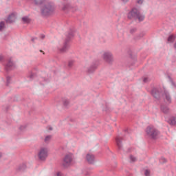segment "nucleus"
<instances>
[{"mask_svg":"<svg viewBox=\"0 0 176 176\" xmlns=\"http://www.w3.org/2000/svg\"><path fill=\"white\" fill-rule=\"evenodd\" d=\"M43 5L44 6L41 8L42 16H50V14H53V13H54V10H56V6L54 5V3L47 1Z\"/></svg>","mask_w":176,"mask_h":176,"instance_id":"nucleus-1","label":"nucleus"},{"mask_svg":"<svg viewBox=\"0 0 176 176\" xmlns=\"http://www.w3.org/2000/svg\"><path fill=\"white\" fill-rule=\"evenodd\" d=\"M72 38H74V31L70 30L66 35V38L63 44L57 47L59 53H65V52L69 49V45L68 43L69 41H71V39H72Z\"/></svg>","mask_w":176,"mask_h":176,"instance_id":"nucleus-2","label":"nucleus"},{"mask_svg":"<svg viewBox=\"0 0 176 176\" xmlns=\"http://www.w3.org/2000/svg\"><path fill=\"white\" fill-rule=\"evenodd\" d=\"M128 19L132 20H138L139 21H144V19H145V16L141 14L140 13V10L138 9L134 8H132L131 10L128 13Z\"/></svg>","mask_w":176,"mask_h":176,"instance_id":"nucleus-3","label":"nucleus"},{"mask_svg":"<svg viewBox=\"0 0 176 176\" xmlns=\"http://www.w3.org/2000/svg\"><path fill=\"white\" fill-rule=\"evenodd\" d=\"M146 133L152 140H156L159 137L160 132L153 126H148L146 129Z\"/></svg>","mask_w":176,"mask_h":176,"instance_id":"nucleus-4","label":"nucleus"},{"mask_svg":"<svg viewBox=\"0 0 176 176\" xmlns=\"http://www.w3.org/2000/svg\"><path fill=\"white\" fill-rule=\"evenodd\" d=\"M48 153L49 151L47 150V148H41L38 152V160L41 162H45V160H46V159L47 158Z\"/></svg>","mask_w":176,"mask_h":176,"instance_id":"nucleus-5","label":"nucleus"},{"mask_svg":"<svg viewBox=\"0 0 176 176\" xmlns=\"http://www.w3.org/2000/svg\"><path fill=\"white\" fill-rule=\"evenodd\" d=\"M103 58L108 64H112L113 63V55L112 52L107 51L103 54Z\"/></svg>","mask_w":176,"mask_h":176,"instance_id":"nucleus-6","label":"nucleus"},{"mask_svg":"<svg viewBox=\"0 0 176 176\" xmlns=\"http://www.w3.org/2000/svg\"><path fill=\"white\" fill-rule=\"evenodd\" d=\"M14 68H16V64L13 62L12 58H8L5 65L6 71H12V69H14Z\"/></svg>","mask_w":176,"mask_h":176,"instance_id":"nucleus-7","label":"nucleus"},{"mask_svg":"<svg viewBox=\"0 0 176 176\" xmlns=\"http://www.w3.org/2000/svg\"><path fill=\"white\" fill-rule=\"evenodd\" d=\"M72 162V154L66 155L63 159L64 167H67V166H69Z\"/></svg>","mask_w":176,"mask_h":176,"instance_id":"nucleus-8","label":"nucleus"},{"mask_svg":"<svg viewBox=\"0 0 176 176\" xmlns=\"http://www.w3.org/2000/svg\"><path fill=\"white\" fill-rule=\"evenodd\" d=\"M97 67H98V61L93 62L87 69V74H93L97 69Z\"/></svg>","mask_w":176,"mask_h":176,"instance_id":"nucleus-9","label":"nucleus"},{"mask_svg":"<svg viewBox=\"0 0 176 176\" xmlns=\"http://www.w3.org/2000/svg\"><path fill=\"white\" fill-rule=\"evenodd\" d=\"M151 94L153 97H154V98H155L156 100H159V98H160V91H159V89H157V88H153L151 90Z\"/></svg>","mask_w":176,"mask_h":176,"instance_id":"nucleus-10","label":"nucleus"},{"mask_svg":"<svg viewBox=\"0 0 176 176\" xmlns=\"http://www.w3.org/2000/svg\"><path fill=\"white\" fill-rule=\"evenodd\" d=\"M166 120L170 126H175L176 124V116H170L169 118H166Z\"/></svg>","mask_w":176,"mask_h":176,"instance_id":"nucleus-11","label":"nucleus"},{"mask_svg":"<svg viewBox=\"0 0 176 176\" xmlns=\"http://www.w3.org/2000/svg\"><path fill=\"white\" fill-rule=\"evenodd\" d=\"M6 21V23H9L10 24L12 23H14V21H16V14L12 13L11 14H10Z\"/></svg>","mask_w":176,"mask_h":176,"instance_id":"nucleus-12","label":"nucleus"},{"mask_svg":"<svg viewBox=\"0 0 176 176\" xmlns=\"http://www.w3.org/2000/svg\"><path fill=\"white\" fill-rule=\"evenodd\" d=\"M86 159L87 161L88 162V163H89V164H93V163H94V155L92 154H87L86 156Z\"/></svg>","mask_w":176,"mask_h":176,"instance_id":"nucleus-13","label":"nucleus"},{"mask_svg":"<svg viewBox=\"0 0 176 176\" xmlns=\"http://www.w3.org/2000/svg\"><path fill=\"white\" fill-rule=\"evenodd\" d=\"M164 97H165L166 101L169 104H170V102H171V96H170V94L168 93V91L164 90Z\"/></svg>","mask_w":176,"mask_h":176,"instance_id":"nucleus-14","label":"nucleus"},{"mask_svg":"<svg viewBox=\"0 0 176 176\" xmlns=\"http://www.w3.org/2000/svg\"><path fill=\"white\" fill-rule=\"evenodd\" d=\"M116 141L117 146L118 149L120 151L122 149V138H120V136H118L116 138Z\"/></svg>","mask_w":176,"mask_h":176,"instance_id":"nucleus-15","label":"nucleus"},{"mask_svg":"<svg viewBox=\"0 0 176 176\" xmlns=\"http://www.w3.org/2000/svg\"><path fill=\"white\" fill-rule=\"evenodd\" d=\"M48 0H34V4L37 6H41V5H43L47 2Z\"/></svg>","mask_w":176,"mask_h":176,"instance_id":"nucleus-16","label":"nucleus"},{"mask_svg":"<svg viewBox=\"0 0 176 176\" xmlns=\"http://www.w3.org/2000/svg\"><path fill=\"white\" fill-rule=\"evenodd\" d=\"M161 111L163 113L167 114L170 113V109L167 106L161 105Z\"/></svg>","mask_w":176,"mask_h":176,"instance_id":"nucleus-17","label":"nucleus"},{"mask_svg":"<svg viewBox=\"0 0 176 176\" xmlns=\"http://www.w3.org/2000/svg\"><path fill=\"white\" fill-rule=\"evenodd\" d=\"M6 30V23L5 21L0 22V32H3V31Z\"/></svg>","mask_w":176,"mask_h":176,"instance_id":"nucleus-18","label":"nucleus"},{"mask_svg":"<svg viewBox=\"0 0 176 176\" xmlns=\"http://www.w3.org/2000/svg\"><path fill=\"white\" fill-rule=\"evenodd\" d=\"M22 21L24 24H30L31 19L28 16H23L22 17Z\"/></svg>","mask_w":176,"mask_h":176,"instance_id":"nucleus-19","label":"nucleus"},{"mask_svg":"<svg viewBox=\"0 0 176 176\" xmlns=\"http://www.w3.org/2000/svg\"><path fill=\"white\" fill-rule=\"evenodd\" d=\"M63 10H69L71 9V5L69 3H66L63 5V7L62 8Z\"/></svg>","mask_w":176,"mask_h":176,"instance_id":"nucleus-20","label":"nucleus"},{"mask_svg":"<svg viewBox=\"0 0 176 176\" xmlns=\"http://www.w3.org/2000/svg\"><path fill=\"white\" fill-rule=\"evenodd\" d=\"M27 168V166L25 164H23L22 165L19 166L18 168L19 171H24Z\"/></svg>","mask_w":176,"mask_h":176,"instance_id":"nucleus-21","label":"nucleus"},{"mask_svg":"<svg viewBox=\"0 0 176 176\" xmlns=\"http://www.w3.org/2000/svg\"><path fill=\"white\" fill-rule=\"evenodd\" d=\"M174 41H175V36L170 35V36H168V42L173 43V42H174Z\"/></svg>","mask_w":176,"mask_h":176,"instance_id":"nucleus-22","label":"nucleus"},{"mask_svg":"<svg viewBox=\"0 0 176 176\" xmlns=\"http://www.w3.org/2000/svg\"><path fill=\"white\" fill-rule=\"evenodd\" d=\"M63 102L65 107H68V104H69V100L68 99L64 98L63 99Z\"/></svg>","mask_w":176,"mask_h":176,"instance_id":"nucleus-23","label":"nucleus"},{"mask_svg":"<svg viewBox=\"0 0 176 176\" xmlns=\"http://www.w3.org/2000/svg\"><path fill=\"white\" fill-rule=\"evenodd\" d=\"M75 63V60H70L68 62V67L69 68H72V67L74 66V64Z\"/></svg>","mask_w":176,"mask_h":176,"instance_id":"nucleus-24","label":"nucleus"},{"mask_svg":"<svg viewBox=\"0 0 176 176\" xmlns=\"http://www.w3.org/2000/svg\"><path fill=\"white\" fill-rule=\"evenodd\" d=\"M129 159L132 163H134L135 162H137V157H134L133 155H130Z\"/></svg>","mask_w":176,"mask_h":176,"instance_id":"nucleus-25","label":"nucleus"},{"mask_svg":"<svg viewBox=\"0 0 176 176\" xmlns=\"http://www.w3.org/2000/svg\"><path fill=\"white\" fill-rule=\"evenodd\" d=\"M35 76V74H33L32 72H29V74L28 75V78H29V79H34V77Z\"/></svg>","mask_w":176,"mask_h":176,"instance_id":"nucleus-26","label":"nucleus"},{"mask_svg":"<svg viewBox=\"0 0 176 176\" xmlns=\"http://www.w3.org/2000/svg\"><path fill=\"white\" fill-rule=\"evenodd\" d=\"M10 76H7L6 77V86H9L10 85V80H11Z\"/></svg>","mask_w":176,"mask_h":176,"instance_id":"nucleus-27","label":"nucleus"},{"mask_svg":"<svg viewBox=\"0 0 176 176\" xmlns=\"http://www.w3.org/2000/svg\"><path fill=\"white\" fill-rule=\"evenodd\" d=\"M26 129H27V125H21V126L19 127V130H20L21 131H24Z\"/></svg>","mask_w":176,"mask_h":176,"instance_id":"nucleus-28","label":"nucleus"},{"mask_svg":"<svg viewBox=\"0 0 176 176\" xmlns=\"http://www.w3.org/2000/svg\"><path fill=\"white\" fill-rule=\"evenodd\" d=\"M52 140V135H47L45 138V142H49Z\"/></svg>","mask_w":176,"mask_h":176,"instance_id":"nucleus-29","label":"nucleus"},{"mask_svg":"<svg viewBox=\"0 0 176 176\" xmlns=\"http://www.w3.org/2000/svg\"><path fill=\"white\" fill-rule=\"evenodd\" d=\"M82 173H83L84 175H85V176H89V174H90V172H89V171L87 170V169H85V170H84L82 171Z\"/></svg>","mask_w":176,"mask_h":176,"instance_id":"nucleus-30","label":"nucleus"},{"mask_svg":"<svg viewBox=\"0 0 176 176\" xmlns=\"http://www.w3.org/2000/svg\"><path fill=\"white\" fill-rule=\"evenodd\" d=\"M160 162V163H166V162H167V160H166V158L164 157H161Z\"/></svg>","mask_w":176,"mask_h":176,"instance_id":"nucleus-31","label":"nucleus"},{"mask_svg":"<svg viewBox=\"0 0 176 176\" xmlns=\"http://www.w3.org/2000/svg\"><path fill=\"white\" fill-rule=\"evenodd\" d=\"M144 175H145L146 176H149V175H151V172H150L148 170H146L144 171Z\"/></svg>","mask_w":176,"mask_h":176,"instance_id":"nucleus-32","label":"nucleus"},{"mask_svg":"<svg viewBox=\"0 0 176 176\" xmlns=\"http://www.w3.org/2000/svg\"><path fill=\"white\" fill-rule=\"evenodd\" d=\"M135 31H137V28H131L130 30L131 34H134V32H135Z\"/></svg>","mask_w":176,"mask_h":176,"instance_id":"nucleus-33","label":"nucleus"},{"mask_svg":"<svg viewBox=\"0 0 176 176\" xmlns=\"http://www.w3.org/2000/svg\"><path fill=\"white\" fill-rule=\"evenodd\" d=\"M148 81H149V78L146 77L143 79L144 83H148Z\"/></svg>","mask_w":176,"mask_h":176,"instance_id":"nucleus-34","label":"nucleus"},{"mask_svg":"<svg viewBox=\"0 0 176 176\" xmlns=\"http://www.w3.org/2000/svg\"><path fill=\"white\" fill-rule=\"evenodd\" d=\"M144 2V0H138V3L139 5H142V3Z\"/></svg>","mask_w":176,"mask_h":176,"instance_id":"nucleus-35","label":"nucleus"},{"mask_svg":"<svg viewBox=\"0 0 176 176\" xmlns=\"http://www.w3.org/2000/svg\"><path fill=\"white\" fill-rule=\"evenodd\" d=\"M56 176H63V173H61V172H58Z\"/></svg>","mask_w":176,"mask_h":176,"instance_id":"nucleus-36","label":"nucleus"},{"mask_svg":"<svg viewBox=\"0 0 176 176\" xmlns=\"http://www.w3.org/2000/svg\"><path fill=\"white\" fill-rule=\"evenodd\" d=\"M41 39H44L45 35L44 34H41Z\"/></svg>","mask_w":176,"mask_h":176,"instance_id":"nucleus-37","label":"nucleus"},{"mask_svg":"<svg viewBox=\"0 0 176 176\" xmlns=\"http://www.w3.org/2000/svg\"><path fill=\"white\" fill-rule=\"evenodd\" d=\"M122 2H124V3H126V2H129V0H122Z\"/></svg>","mask_w":176,"mask_h":176,"instance_id":"nucleus-38","label":"nucleus"},{"mask_svg":"<svg viewBox=\"0 0 176 176\" xmlns=\"http://www.w3.org/2000/svg\"><path fill=\"white\" fill-rule=\"evenodd\" d=\"M36 39H37L36 38H32V42H34L35 40H36Z\"/></svg>","mask_w":176,"mask_h":176,"instance_id":"nucleus-39","label":"nucleus"},{"mask_svg":"<svg viewBox=\"0 0 176 176\" xmlns=\"http://www.w3.org/2000/svg\"><path fill=\"white\" fill-rule=\"evenodd\" d=\"M126 176H133L131 173H127Z\"/></svg>","mask_w":176,"mask_h":176,"instance_id":"nucleus-40","label":"nucleus"},{"mask_svg":"<svg viewBox=\"0 0 176 176\" xmlns=\"http://www.w3.org/2000/svg\"><path fill=\"white\" fill-rule=\"evenodd\" d=\"M2 157V153L0 152V159Z\"/></svg>","mask_w":176,"mask_h":176,"instance_id":"nucleus-41","label":"nucleus"},{"mask_svg":"<svg viewBox=\"0 0 176 176\" xmlns=\"http://www.w3.org/2000/svg\"><path fill=\"white\" fill-rule=\"evenodd\" d=\"M2 56H0V61H2Z\"/></svg>","mask_w":176,"mask_h":176,"instance_id":"nucleus-42","label":"nucleus"},{"mask_svg":"<svg viewBox=\"0 0 176 176\" xmlns=\"http://www.w3.org/2000/svg\"><path fill=\"white\" fill-rule=\"evenodd\" d=\"M174 47L176 49V42H175V45H174Z\"/></svg>","mask_w":176,"mask_h":176,"instance_id":"nucleus-43","label":"nucleus"},{"mask_svg":"<svg viewBox=\"0 0 176 176\" xmlns=\"http://www.w3.org/2000/svg\"><path fill=\"white\" fill-rule=\"evenodd\" d=\"M49 130H53V128H52V127H50V129H49Z\"/></svg>","mask_w":176,"mask_h":176,"instance_id":"nucleus-44","label":"nucleus"},{"mask_svg":"<svg viewBox=\"0 0 176 176\" xmlns=\"http://www.w3.org/2000/svg\"><path fill=\"white\" fill-rule=\"evenodd\" d=\"M43 80L44 82H47V80H46L45 79H43Z\"/></svg>","mask_w":176,"mask_h":176,"instance_id":"nucleus-45","label":"nucleus"},{"mask_svg":"<svg viewBox=\"0 0 176 176\" xmlns=\"http://www.w3.org/2000/svg\"><path fill=\"white\" fill-rule=\"evenodd\" d=\"M172 85H175L174 82H172Z\"/></svg>","mask_w":176,"mask_h":176,"instance_id":"nucleus-46","label":"nucleus"},{"mask_svg":"<svg viewBox=\"0 0 176 176\" xmlns=\"http://www.w3.org/2000/svg\"><path fill=\"white\" fill-rule=\"evenodd\" d=\"M125 131H127V129H126V130H125Z\"/></svg>","mask_w":176,"mask_h":176,"instance_id":"nucleus-47","label":"nucleus"}]
</instances>
